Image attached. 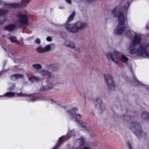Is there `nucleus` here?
<instances>
[{
  "mask_svg": "<svg viewBox=\"0 0 149 149\" xmlns=\"http://www.w3.org/2000/svg\"><path fill=\"white\" fill-rule=\"evenodd\" d=\"M141 41L140 35H135L132 40V45L130 46V54L143 57L149 56V42Z\"/></svg>",
  "mask_w": 149,
  "mask_h": 149,
  "instance_id": "obj_1",
  "label": "nucleus"
},
{
  "mask_svg": "<svg viewBox=\"0 0 149 149\" xmlns=\"http://www.w3.org/2000/svg\"><path fill=\"white\" fill-rule=\"evenodd\" d=\"M130 3L126 2L124 5L125 9L124 13L120 12V8L117 6L112 11L113 15L115 17H118V24L114 31V33L117 35H121L125 30V27L124 25V22L126 18V13L127 8L130 5Z\"/></svg>",
  "mask_w": 149,
  "mask_h": 149,
  "instance_id": "obj_2",
  "label": "nucleus"
},
{
  "mask_svg": "<svg viewBox=\"0 0 149 149\" xmlns=\"http://www.w3.org/2000/svg\"><path fill=\"white\" fill-rule=\"evenodd\" d=\"M86 24L80 21L77 22L75 24H67L65 26V29L68 31L74 33H77L79 30H83L86 27Z\"/></svg>",
  "mask_w": 149,
  "mask_h": 149,
  "instance_id": "obj_3",
  "label": "nucleus"
},
{
  "mask_svg": "<svg viewBox=\"0 0 149 149\" xmlns=\"http://www.w3.org/2000/svg\"><path fill=\"white\" fill-rule=\"evenodd\" d=\"M42 74L44 76H47L48 80L47 86H43V90H47L52 88L55 83L54 77L50 72L45 70H42Z\"/></svg>",
  "mask_w": 149,
  "mask_h": 149,
  "instance_id": "obj_4",
  "label": "nucleus"
},
{
  "mask_svg": "<svg viewBox=\"0 0 149 149\" xmlns=\"http://www.w3.org/2000/svg\"><path fill=\"white\" fill-rule=\"evenodd\" d=\"M131 126V129L137 137L140 138L145 136L146 134L143 132L139 123L134 122L132 123Z\"/></svg>",
  "mask_w": 149,
  "mask_h": 149,
  "instance_id": "obj_5",
  "label": "nucleus"
},
{
  "mask_svg": "<svg viewBox=\"0 0 149 149\" xmlns=\"http://www.w3.org/2000/svg\"><path fill=\"white\" fill-rule=\"evenodd\" d=\"M17 17L19 18V22L17 24L18 27H26L28 22V18L27 16L19 13L17 15Z\"/></svg>",
  "mask_w": 149,
  "mask_h": 149,
  "instance_id": "obj_6",
  "label": "nucleus"
},
{
  "mask_svg": "<svg viewBox=\"0 0 149 149\" xmlns=\"http://www.w3.org/2000/svg\"><path fill=\"white\" fill-rule=\"evenodd\" d=\"M120 54V52L114 51L113 52V54L111 52L107 53L106 54V56L109 60H112L114 62L117 63L118 61L117 56Z\"/></svg>",
  "mask_w": 149,
  "mask_h": 149,
  "instance_id": "obj_7",
  "label": "nucleus"
},
{
  "mask_svg": "<svg viewBox=\"0 0 149 149\" xmlns=\"http://www.w3.org/2000/svg\"><path fill=\"white\" fill-rule=\"evenodd\" d=\"M32 96L31 94L26 93L18 94L13 92H8L2 95H0V97H12L14 96H21L24 97H30Z\"/></svg>",
  "mask_w": 149,
  "mask_h": 149,
  "instance_id": "obj_8",
  "label": "nucleus"
},
{
  "mask_svg": "<svg viewBox=\"0 0 149 149\" xmlns=\"http://www.w3.org/2000/svg\"><path fill=\"white\" fill-rule=\"evenodd\" d=\"M104 77L106 84L110 90H113L115 87L113 78L110 75H105Z\"/></svg>",
  "mask_w": 149,
  "mask_h": 149,
  "instance_id": "obj_9",
  "label": "nucleus"
},
{
  "mask_svg": "<svg viewBox=\"0 0 149 149\" xmlns=\"http://www.w3.org/2000/svg\"><path fill=\"white\" fill-rule=\"evenodd\" d=\"M0 5H4L6 7L8 8H14L19 7L21 6V4L19 3H4L1 0H0Z\"/></svg>",
  "mask_w": 149,
  "mask_h": 149,
  "instance_id": "obj_10",
  "label": "nucleus"
},
{
  "mask_svg": "<svg viewBox=\"0 0 149 149\" xmlns=\"http://www.w3.org/2000/svg\"><path fill=\"white\" fill-rule=\"evenodd\" d=\"M96 108L98 110L101 111L105 109L104 105L101 100L97 99L96 100Z\"/></svg>",
  "mask_w": 149,
  "mask_h": 149,
  "instance_id": "obj_11",
  "label": "nucleus"
},
{
  "mask_svg": "<svg viewBox=\"0 0 149 149\" xmlns=\"http://www.w3.org/2000/svg\"><path fill=\"white\" fill-rule=\"evenodd\" d=\"M67 113L72 118H75L77 113H78V111L77 108H72L68 110Z\"/></svg>",
  "mask_w": 149,
  "mask_h": 149,
  "instance_id": "obj_12",
  "label": "nucleus"
},
{
  "mask_svg": "<svg viewBox=\"0 0 149 149\" xmlns=\"http://www.w3.org/2000/svg\"><path fill=\"white\" fill-rule=\"evenodd\" d=\"M15 28L14 24H11L5 26L4 29L9 31H12L14 30Z\"/></svg>",
  "mask_w": 149,
  "mask_h": 149,
  "instance_id": "obj_13",
  "label": "nucleus"
},
{
  "mask_svg": "<svg viewBox=\"0 0 149 149\" xmlns=\"http://www.w3.org/2000/svg\"><path fill=\"white\" fill-rule=\"evenodd\" d=\"M141 117L144 120L148 122L149 119V113L145 112L141 115Z\"/></svg>",
  "mask_w": 149,
  "mask_h": 149,
  "instance_id": "obj_14",
  "label": "nucleus"
},
{
  "mask_svg": "<svg viewBox=\"0 0 149 149\" xmlns=\"http://www.w3.org/2000/svg\"><path fill=\"white\" fill-rule=\"evenodd\" d=\"M120 60L123 63L126 64L129 60V58L125 55H122L120 57Z\"/></svg>",
  "mask_w": 149,
  "mask_h": 149,
  "instance_id": "obj_15",
  "label": "nucleus"
},
{
  "mask_svg": "<svg viewBox=\"0 0 149 149\" xmlns=\"http://www.w3.org/2000/svg\"><path fill=\"white\" fill-rule=\"evenodd\" d=\"M23 77V75L19 74H14L11 77L12 79L13 80H16L19 78H22Z\"/></svg>",
  "mask_w": 149,
  "mask_h": 149,
  "instance_id": "obj_16",
  "label": "nucleus"
},
{
  "mask_svg": "<svg viewBox=\"0 0 149 149\" xmlns=\"http://www.w3.org/2000/svg\"><path fill=\"white\" fill-rule=\"evenodd\" d=\"M134 33V32L132 31H131L130 30H126L125 32V34L126 36L129 38H131L132 37V36Z\"/></svg>",
  "mask_w": 149,
  "mask_h": 149,
  "instance_id": "obj_17",
  "label": "nucleus"
},
{
  "mask_svg": "<svg viewBox=\"0 0 149 149\" xmlns=\"http://www.w3.org/2000/svg\"><path fill=\"white\" fill-rule=\"evenodd\" d=\"M29 80L32 83L38 82L40 80L39 77H33L29 79Z\"/></svg>",
  "mask_w": 149,
  "mask_h": 149,
  "instance_id": "obj_18",
  "label": "nucleus"
},
{
  "mask_svg": "<svg viewBox=\"0 0 149 149\" xmlns=\"http://www.w3.org/2000/svg\"><path fill=\"white\" fill-rule=\"evenodd\" d=\"M75 15V12H73L68 17V22L65 25H65L67 24H69V22L72 21Z\"/></svg>",
  "mask_w": 149,
  "mask_h": 149,
  "instance_id": "obj_19",
  "label": "nucleus"
},
{
  "mask_svg": "<svg viewBox=\"0 0 149 149\" xmlns=\"http://www.w3.org/2000/svg\"><path fill=\"white\" fill-rule=\"evenodd\" d=\"M9 39L12 42L17 43L19 45H20V44L18 43V41L17 40L16 37L13 36H11L9 38Z\"/></svg>",
  "mask_w": 149,
  "mask_h": 149,
  "instance_id": "obj_20",
  "label": "nucleus"
},
{
  "mask_svg": "<svg viewBox=\"0 0 149 149\" xmlns=\"http://www.w3.org/2000/svg\"><path fill=\"white\" fill-rule=\"evenodd\" d=\"M8 11L6 9H0V16L7 14Z\"/></svg>",
  "mask_w": 149,
  "mask_h": 149,
  "instance_id": "obj_21",
  "label": "nucleus"
},
{
  "mask_svg": "<svg viewBox=\"0 0 149 149\" xmlns=\"http://www.w3.org/2000/svg\"><path fill=\"white\" fill-rule=\"evenodd\" d=\"M50 67L53 71H56L59 68V66L58 64H52L50 65Z\"/></svg>",
  "mask_w": 149,
  "mask_h": 149,
  "instance_id": "obj_22",
  "label": "nucleus"
},
{
  "mask_svg": "<svg viewBox=\"0 0 149 149\" xmlns=\"http://www.w3.org/2000/svg\"><path fill=\"white\" fill-rule=\"evenodd\" d=\"M121 118L123 120L126 121H128L131 119V118L130 116L127 115L126 116L123 115L122 116Z\"/></svg>",
  "mask_w": 149,
  "mask_h": 149,
  "instance_id": "obj_23",
  "label": "nucleus"
},
{
  "mask_svg": "<svg viewBox=\"0 0 149 149\" xmlns=\"http://www.w3.org/2000/svg\"><path fill=\"white\" fill-rule=\"evenodd\" d=\"M36 51L39 53H43L45 52L44 48L41 47H39L36 49Z\"/></svg>",
  "mask_w": 149,
  "mask_h": 149,
  "instance_id": "obj_24",
  "label": "nucleus"
},
{
  "mask_svg": "<svg viewBox=\"0 0 149 149\" xmlns=\"http://www.w3.org/2000/svg\"><path fill=\"white\" fill-rule=\"evenodd\" d=\"M76 120L78 122V123H79L84 128H85L86 127V123L82 121H79L76 118Z\"/></svg>",
  "mask_w": 149,
  "mask_h": 149,
  "instance_id": "obj_25",
  "label": "nucleus"
},
{
  "mask_svg": "<svg viewBox=\"0 0 149 149\" xmlns=\"http://www.w3.org/2000/svg\"><path fill=\"white\" fill-rule=\"evenodd\" d=\"M134 81H135V83L137 85H141L142 86L143 85L139 81L136 77L134 76Z\"/></svg>",
  "mask_w": 149,
  "mask_h": 149,
  "instance_id": "obj_26",
  "label": "nucleus"
},
{
  "mask_svg": "<svg viewBox=\"0 0 149 149\" xmlns=\"http://www.w3.org/2000/svg\"><path fill=\"white\" fill-rule=\"evenodd\" d=\"M32 66L36 69H41L42 68V66L40 64H33Z\"/></svg>",
  "mask_w": 149,
  "mask_h": 149,
  "instance_id": "obj_27",
  "label": "nucleus"
},
{
  "mask_svg": "<svg viewBox=\"0 0 149 149\" xmlns=\"http://www.w3.org/2000/svg\"><path fill=\"white\" fill-rule=\"evenodd\" d=\"M49 102H50L51 103H54L55 104H56V106L57 107H59L61 109L63 107L61 106V105H59V104H57L56 102L54 100H53L52 99H51L50 100H49Z\"/></svg>",
  "mask_w": 149,
  "mask_h": 149,
  "instance_id": "obj_28",
  "label": "nucleus"
},
{
  "mask_svg": "<svg viewBox=\"0 0 149 149\" xmlns=\"http://www.w3.org/2000/svg\"><path fill=\"white\" fill-rule=\"evenodd\" d=\"M45 52L49 51L51 48L50 45H47L44 47Z\"/></svg>",
  "mask_w": 149,
  "mask_h": 149,
  "instance_id": "obj_29",
  "label": "nucleus"
},
{
  "mask_svg": "<svg viewBox=\"0 0 149 149\" xmlns=\"http://www.w3.org/2000/svg\"><path fill=\"white\" fill-rule=\"evenodd\" d=\"M83 48L80 46L75 47V50L77 52H80L82 51Z\"/></svg>",
  "mask_w": 149,
  "mask_h": 149,
  "instance_id": "obj_30",
  "label": "nucleus"
},
{
  "mask_svg": "<svg viewBox=\"0 0 149 149\" xmlns=\"http://www.w3.org/2000/svg\"><path fill=\"white\" fill-rule=\"evenodd\" d=\"M84 139L83 138H81L79 140V142L81 146L84 145Z\"/></svg>",
  "mask_w": 149,
  "mask_h": 149,
  "instance_id": "obj_31",
  "label": "nucleus"
},
{
  "mask_svg": "<svg viewBox=\"0 0 149 149\" xmlns=\"http://www.w3.org/2000/svg\"><path fill=\"white\" fill-rule=\"evenodd\" d=\"M69 45L68 47L71 48H75V46L74 43L72 42H70Z\"/></svg>",
  "mask_w": 149,
  "mask_h": 149,
  "instance_id": "obj_32",
  "label": "nucleus"
},
{
  "mask_svg": "<svg viewBox=\"0 0 149 149\" xmlns=\"http://www.w3.org/2000/svg\"><path fill=\"white\" fill-rule=\"evenodd\" d=\"M15 87V84H13L8 88V90L10 91H12L14 90Z\"/></svg>",
  "mask_w": 149,
  "mask_h": 149,
  "instance_id": "obj_33",
  "label": "nucleus"
},
{
  "mask_svg": "<svg viewBox=\"0 0 149 149\" xmlns=\"http://www.w3.org/2000/svg\"><path fill=\"white\" fill-rule=\"evenodd\" d=\"M31 0H22V4L25 5L28 4Z\"/></svg>",
  "mask_w": 149,
  "mask_h": 149,
  "instance_id": "obj_34",
  "label": "nucleus"
},
{
  "mask_svg": "<svg viewBox=\"0 0 149 149\" xmlns=\"http://www.w3.org/2000/svg\"><path fill=\"white\" fill-rule=\"evenodd\" d=\"M70 41L69 40H66L64 42V44L65 46L68 47L70 43Z\"/></svg>",
  "mask_w": 149,
  "mask_h": 149,
  "instance_id": "obj_35",
  "label": "nucleus"
},
{
  "mask_svg": "<svg viewBox=\"0 0 149 149\" xmlns=\"http://www.w3.org/2000/svg\"><path fill=\"white\" fill-rule=\"evenodd\" d=\"M34 42L36 44H40V40L39 38H37L36 40H34Z\"/></svg>",
  "mask_w": 149,
  "mask_h": 149,
  "instance_id": "obj_36",
  "label": "nucleus"
},
{
  "mask_svg": "<svg viewBox=\"0 0 149 149\" xmlns=\"http://www.w3.org/2000/svg\"><path fill=\"white\" fill-rule=\"evenodd\" d=\"M127 144L129 149H132V146L129 142H128Z\"/></svg>",
  "mask_w": 149,
  "mask_h": 149,
  "instance_id": "obj_37",
  "label": "nucleus"
},
{
  "mask_svg": "<svg viewBox=\"0 0 149 149\" xmlns=\"http://www.w3.org/2000/svg\"><path fill=\"white\" fill-rule=\"evenodd\" d=\"M66 35L65 33L64 32H62L60 34V36L62 38L64 37Z\"/></svg>",
  "mask_w": 149,
  "mask_h": 149,
  "instance_id": "obj_38",
  "label": "nucleus"
},
{
  "mask_svg": "<svg viewBox=\"0 0 149 149\" xmlns=\"http://www.w3.org/2000/svg\"><path fill=\"white\" fill-rule=\"evenodd\" d=\"M46 40L47 41L50 42L52 41V38L50 36H48L46 38Z\"/></svg>",
  "mask_w": 149,
  "mask_h": 149,
  "instance_id": "obj_39",
  "label": "nucleus"
},
{
  "mask_svg": "<svg viewBox=\"0 0 149 149\" xmlns=\"http://www.w3.org/2000/svg\"><path fill=\"white\" fill-rule=\"evenodd\" d=\"M64 136H61V137H60V138L58 139V141L59 142H60L61 141H62V140H63L64 139Z\"/></svg>",
  "mask_w": 149,
  "mask_h": 149,
  "instance_id": "obj_40",
  "label": "nucleus"
},
{
  "mask_svg": "<svg viewBox=\"0 0 149 149\" xmlns=\"http://www.w3.org/2000/svg\"><path fill=\"white\" fill-rule=\"evenodd\" d=\"M74 130H73L70 132H68V134H71L73 135V134L74 133Z\"/></svg>",
  "mask_w": 149,
  "mask_h": 149,
  "instance_id": "obj_41",
  "label": "nucleus"
},
{
  "mask_svg": "<svg viewBox=\"0 0 149 149\" xmlns=\"http://www.w3.org/2000/svg\"><path fill=\"white\" fill-rule=\"evenodd\" d=\"M36 100V99H31L29 101V102H34Z\"/></svg>",
  "mask_w": 149,
  "mask_h": 149,
  "instance_id": "obj_42",
  "label": "nucleus"
},
{
  "mask_svg": "<svg viewBox=\"0 0 149 149\" xmlns=\"http://www.w3.org/2000/svg\"><path fill=\"white\" fill-rule=\"evenodd\" d=\"M65 1L69 4H70L71 3V0H65Z\"/></svg>",
  "mask_w": 149,
  "mask_h": 149,
  "instance_id": "obj_43",
  "label": "nucleus"
},
{
  "mask_svg": "<svg viewBox=\"0 0 149 149\" xmlns=\"http://www.w3.org/2000/svg\"><path fill=\"white\" fill-rule=\"evenodd\" d=\"M95 0H86V1L88 3H91L95 1Z\"/></svg>",
  "mask_w": 149,
  "mask_h": 149,
  "instance_id": "obj_44",
  "label": "nucleus"
},
{
  "mask_svg": "<svg viewBox=\"0 0 149 149\" xmlns=\"http://www.w3.org/2000/svg\"><path fill=\"white\" fill-rule=\"evenodd\" d=\"M59 8L60 9H64V7L63 6H60L59 7Z\"/></svg>",
  "mask_w": 149,
  "mask_h": 149,
  "instance_id": "obj_45",
  "label": "nucleus"
},
{
  "mask_svg": "<svg viewBox=\"0 0 149 149\" xmlns=\"http://www.w3.org/2000/svg\"><path fill=\"white\" fill-rule=\"evenodd\" d=\"M82 149H91L88 147H84Z\"/></svg>",
  "mask_w": 149,
  "mask_h": 149,
  "instance_id": "obj_46",
  "label": "nucleus"
},
{
  "mask_svg": "<svg viewBox=\"0 0 149 149\" xmlns=\"http://www.w3.org/2000/svg\"><path fill=\"white\" fill-rule=\"evenodd\" d=\"M10 53L12 55H13V53L12 52H10V51H8V54L9 56H10Z\"/></svg>",
  "mask_w": 149,
  "mask_h": 149,
  "instance_id": "obj_47",
  "label": "nucleus"
},
{
  "mask_svg": "<svg viewBox=\"0 0 149 149\" xmlns=\"http://www.w3.org/2000/svg\"><path fill=\"white\" fill-rule=\"evenodd\" d=\"M77 116H78L80 117V118H81V116L80 114H77V113L76 115V117Z\"/></svg>",
  "mask_w": 149,
  "mask_h": 149,
  "instance_id": "obj_48",
  "label": "nucleus"
},
{
  "mask_svg": "<svg viewBox=\"0 0 149 149\" xmlns=\"http://www.w3.org/2000/svg\"><path fill=\"white\" fill-rule=\"evenodd\" d=\"M59 146L58 145H56L55 147L53 149H56V148L58 146Z\"/></svg>",
  "mask_w": 149,
  "mask_h": 149,
  "instance_id": "obj_49",
  "label": "nucleus"
},
{
  "mask_svg": "<svg viewBox=\"0 0 149 149\" xmlns=\"http://www.w3.org/2000/svg\"><path fill=\"white\" fill-rule=\"evenodd\" d=\"M146 28L147 29H149V25H147L146 26Z\"/></svg>",
  "mask_w": 149,
  "mask_h": 149,
  "instance_id": "obj_50",
  "label": "nucleus"
},
{
  "mask_svg": "<svg viewBox=\"0 0 149 149\" xmlns=\"http://www.w3.org/2000/svg\"><path fill=\"white\" fill-rule=\"evenodd\" d=\"M3 71H2L0 72V76H1V74L3 73Z\"/></svg>",
  "mask_w": 149,
  "mask_h": 149,
  "instance_id": "obj_51",
  "label": "nucleus"
},
{
  "mask_svg": "<svg viewBox=\"0 0 149 149\" xmlns=\"http://www.w3.org/2000/svg\"><path fill=\"white\" fill-rule=\"evenodd\" d=\"M63 108H64V109H65V107H63Z\"/></svg>",
  "mask_w": 149,
  "mask_h": 149,
  "instance_id": "obj_52",
  "label": "nucleus"
}]
</instances>
